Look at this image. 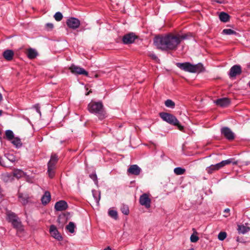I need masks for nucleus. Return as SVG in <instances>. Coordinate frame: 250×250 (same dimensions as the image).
<instances>
[{
	"label": "nucleus",
	"instance_id": "obj_1",
	"mask_svg": "<svg viewBox=\"0 0 250 250\" xmlns=\"http://www.w3.org/2000/svg\"><path fill=\"white\" fill-rule=\"evenodd\" d=\"M187 38L186 35H174L169 33L155 36L153 42L158 49L162 51H175L177 50L181 41Z\"/></svg>",
	"mask_w": 250,
	"mask_h": 250
},
{
	"label": "nucleus",
	"instance_id": "obj_2",
	"mask_svg": "<svg viewBox=\"0 0 250 250\" xmlns=\"http://www.w3.org/2000/svg\"><path fill=\"white\" fill-rule=\"evenodd\" d=\"M88 109L90 113L95 114L100 120L106 117L105 111L101 102H90L88 105Z\"/></svg>",
	"mask_w": 250,
	"mask_h": 250
},
{
	"label": "nucleus",
	"instance_id": "obj_3",
	"mask_svg": "<svg viewBox=\"0 0 250 250\" xmlns=\"http://www.w3.org/2000/svg\"><path fill=\"white\" fill-rule=\"evenodd\" d=\"M176 65L180 69L190 73H200L204 70V67L201 63L192 64L189 62H177Z\"/></svg>",
	"mask_w": 250,
	"mask_h": 250
},
{
	"label": "nucleus",
	"instance_id": "obj_4",
	"mask_svg": "<svg viewBox=\"0 0 250 250\" xmlns=\"http://www.w3.org/2000/svg\"><path fill=\"white\" fill-rule=\"evenodd\" d=\"M159 115L164 121L177 126L180 130L182 131L184 129V126L179 124V121L173 115L166 112H161L159 113Z\"/></svg>",
	"mask_w": 250,
	"mask_h": 250
},
{
	"label": "nucleus",
	"instance_id": "obj_5",
	"mask_svg": "<svg viewBox=\"0 0 250 250\" xmlns=\"http://www.w3.org/2000/svg\"><path fill=\"white\" fill-rule=\"evenodd\" d=\"M233 159L230 158L228 160L222 161L215 165H211L210 166L207 167L206 169V170L208 174H210L213 173L214 171L218 170L222 167H225L226 165H228L231 163H233V165H236L237 162H233Z\"/></svg>",
	"mask_w": 250,
	"mask_h": 250
},
{
	"label": "nucleus",
	"instance_id": "obj_6",
	"mask_svg": "<svg viewBox=\"0 0 250 250\" xmlns=\"http://www.w3.org/2000/svg\"><path fill=\"white\" fill-rule=\"evenodd\" d=\"M7 220L11 223L14 228L20 229L22 227L21 222L18 216L14 212L9 211L6 212Z\"/></svg>",
	"mask_w": 250,
	"mask_h": 250
},
{
	"label": "nucleus",
	"instance_id": "obj_7",
	"mask_svg": "<svg viewBox=\"0 0 250 250\" xmlns=\"http://www.w3.org/2000/svg\"><path fill=\"white\" fill-rule=\"evenodd\" d=\"M58 161V156L56 154H52L47 163V173L50 178H53L55 176L56 165Z\"/></svg>",
	"mask_w": 250,
	"mask_h": 250
},
{
	"label": "nucleus",
	"instance_id": "obj_8",
	"mask_svg": "<svg viewBox=\"0 0 250 250\" xmlns=\"http://www.w3.org/2000/svg\"><path fill=\"white\" fill-rule=\"evenodd\" d=\"M138 38L135 33L130 32L128 34L125 35L122 38L123 42L125 44H128L132 43L134 42L135 40Z\"/></svg>",
	"mask_w": 250,
	"mask_h": 250
},
{
	"label": "nucleus",
	"instance_id": "obj_9",
	"mask_svg": "<svg viewBox=\"0 0 250 250\" xmlns=\"http://www.w3.org/2000/svg\"><path fill=\"white\" fill-rule=\"evenodd\" d=\"M66 24L70 28L76 29L80 26V21L76 18L71 17L67 19Z\"/></svg>",
	"mask_w": 250,
	"mask_h": 250
},
{
	"label": "nucleus",
	"instance_id": "obj_10",
	"mask_svg": "<svg viewBox=\"0 0 250 250\" xmlns=\"http://www.w3.org/2000/svg\"><path fill=\"white\" fill-rule=\"evenodd\" d=\"M69 69L72 73L75 74L83 75L86 76H88V72L85 70L83 68L74 64L71 65L69 67Z\"/></svg>",
	"mask_w": 250,
	"mask_h": 250
},
{
	"label": "nucleus",
	"instance_id": "obj_11",
	"mask_svg": "<svg viewBox=\"0 0 250 250\" xmlns=\"http://www.w3.org/2000/svg\"><path fill=\"white\" fill-rule=\"evenodd\" d=\"M139 203L142 206L148 208L150 207L151 199L147 194L144 193L140 197Z\"/></svg>",
	"mask_w": 250,
	"mask_h": 250
},
{
	"label": "nucleus",
	"instance_id": "obj_12",
	"mask_svg": "<svg viewBox=\"0 0 250 250\" xmlns=\"http://www.w3.org/2000/svg\"><path fill=\"white\" fill-rule=\"evenodd\" d=\"M221 133L228 140L231 141L234 139V134L230 129L228 127H223L221 129Z\"/></svg>",
	"mask_w": 250,
	"mask_h": 250
},
{
	"label": "nucleus",
	"instance_id": "obj_13",
	"mask_svg": "<svg viewBox=\"0 0 250 250\" xmlns=\"http://www.w3.org/2000/svg\"><path fill=\"white\" fill-rule=\"evenodd\" d=\"M141 171V168L137 165L130 166L127 170L128 175H139Z\"/></svg>",
	"mask_w": 250,
	"mask_h": 250
},
{
	"label": "nucleus",
	"instance_id": "obj_14",
	"mask_svg": "<svg viewBox=\"0 0 250 250\" xmlns=\"http://www.w3.org/2000/svg\"><path fill=\"white\" fill-rule=\"evenodd\" d=\"M242 72L241 67L239 65H234L229 70V76L230 78L235 77Z\"/></svg>",
	"mask_w": 250,
	"mask_h": 250
},
{
	"label": "nucleus",
	"instance_id": "obj_15",
	"mask_svg": "<svg viewBox=\"0 0 250 250\" xmlns=\"http://www.w3.org/2000/svg\"><path fill=\"white\" fill-rule=\"evenodd\" d=\"M216 105L222 107H228L230 104V99L228 98L218 99L214 101Z\"/></svg>",
	"mask_w": 250,
	"mask_h": 250
},
{
	"label": "nucleus",
	"instance_id": "obj_16",
	"mask_svg": "<svg viewBox=\"0 0 250 250\" xmlns=\"http://www.w3.org/2000/svg\"><path fill=\"white\" fill-rule=\"evenodd\" d=\"M49 231L51 236L56 239L58 240V241H61L62 240V236L59 233L56 227L54 225H52L50 226Z\"/></svg>",
	"mask_w": 250,
	"mask_h": 250
},
{
	"label": "nucleus",
	"instance_id": "obj_17",
	"mask_svg": "<svg viewBox=\"0 0 250 250\" xmlns=\"http://www.w3.org/2000/svg\"><path fill=\"white\" fill-rule=\"evenodd\" d=\"M68 208V205L64 200H61L56 203L55 205V209L57 211H63L66 209Z\"/></svg>",
	"mask_w": 250,
	"mask_h": 250
},
{
	"label": "nucleus",
	"instance_id": "obj_18",
	"mask_svg": "<svg viewBox=\"0 0 250 250\" xmlns=\"http://www.w3.org/2000/svg\"><path fill=\"white\" fill-rule=\"evenodd\" d=\"M2 56L6 61H11L13 59L14 53L12 50L7 49L3 52Z\"/></svg>",
	"mask_w": 250,
	"mask_h": 250
},
{
	"label": "nucleus",
	"instance_id": "obj_19",
	"mask_svg": "<svg viewBox=\"0 0 250 250\" xmlns=\"http://www.w3.org/2000/svg\"><path fill=\"white\" fill-rule=\"evenodd\" d=\"M27 57L31 60L34 59L38 55L37 51L32 48H29L26 50V52Z\"/></svg>",
	"mask_w": 250,
	"mask_h": 250
},
{
	"label": "nucleus",
	"instance_id": "obj_20",
	"mask_svg": "<svg viewBox=\"0 0 250 250\" xmlns=\"http://www.w3.org/2000/svg\"><path fill=\"white\" fill-rule=\"evenodd\" d=\"M50 200H51L50 193L48 191H46L42 197V199H41L42 203L43 205H46L50 201Z\"/></svg>",
	"mask_w": 250,
	"mask_h": 250
},
{
	"label": "nucleus",
	"instance_id": "obj_21",
	"mask_svg": "<svg viewBox=\"0 0 250 250\" xmlns=\"http://www.w3.org/2000/svg\"><path fill=\"white\" fill-rule=\"evenodd\" d=\"M18 195L20 201L22 204V205H25L28 203L29 199V196L28 195H24L22 193L19 192Z\"/></svg>",
	"mask_w": 250,
	"mask_h": 250
},
{
	"label": "nucleus",
	"instance_id": "obj_22",
	"mask_svg": "<svg viewBox=\"0 0 250 250\" xmlns=\"http://www.w3.org/2000/svg\"><path fill=\"white\" fill-rule=\"evenodd\" d=\"M219 19L220 20L224 22H227L229 21L230 16L229 15L224 12H222L219 14Z\"/></svg>",
	"mask_w": 250,
	"mask_h": 250
},
{
	"label": "nucleus",
	"instance_id": "obj_23",
	"mask_svg": "<svg viewBox=\"0 0 250 250\" xmlns=\"http://www.w3.org/2000/svg\"><path fill=\"white\" fill-rule=\"evenodd\" d=\"M250 230V228L244 225H238L237 230L239 233L245 234Z\"/></svg>",
	"mask_w": 250,
	"mask_h": 250
},
{
	"label": "nucleus",
	"instance_id": "obj_24",
	"mask_svg": "<svg viewBox=\"0 0 250 250\" xmlns=\"http://www.w3.org/2000/svg\"><path fill=\"white\" fill-rule=\"evenodd\" d=\"M58 222L61 224V226L63 227V224L67 222V218L65 214L59 215L57 219Z\"/></svg>",
	"mask_w": 250,
	"mask_h": 250
},
{
	"label": "nucleus",
	"instance_id": "obj_25",
	"mask_svg": "<svg viewBox=\"0 0 250 250\" xmlns=\"http://www.w3.org/2000/svg\"><path fill=\"white\" fill-rule=\"evenodd\" d=\"M14 135L13 132L11 130H6L5 131V137L4 138H6L8 141H12L13 139H14Z\"/></svg>",
	"mask_w": 250,
	"mask_h": 250
},
{
	"label": "nucleus",
	"instance_id": "obj_26",
	"mask_svg": "<svg viewBox=\"0 0 250 250\" xmlns=\"http://www.w3.org/2000/svg\"><path fill=\"white\" fill-rule=\"evenodd\" d=\"M11 143L16 146L17 147H20L22 146V143L20 139L18 137H14V139L12 141H10Z\"/></svg>",
	"mask_w": 250,
	"mask_h": 250
},
{
	"label": "nucleus",
	"instance_id": "obj_27",
	"mask_svg": "<svg viewBox=\"0 0 250 250\" xmlns=\"http://www.w3.org/2000/svg\"><path fill=\"white\" fill-rule=\"evenodd\" d=\"M24 175V172L20 169H16L13 172V176L17 178H20L21 177L23 176Z\"/></svg>",
	"mask_w": 250,
	"mask_h": 250
},
{
	"label": "nucleus",
	"instance_id": "obj_28",
	"mask_svg": "<svg viewBox=\"0 0 250 250\" xmlns=\"http://www.w3.org/2000/svg\"><path fill=\"white\" fill-rule=\"evenodd\" d=\"M75 225L72 222H70L66 226V229L70 233H73L75 231Z\"/></svg>",
	"mask_w": 250,
	"mask_h": 250
},
{
	"label": "nucleus",
	"instance_id": "obj_29",
	"mask_svg": "<svg viewBox=\"0 0 250 250\" xmlns=\"http://www.w3.org/2000/svg\"><path fill=\"white\" fill-rule=\"evenodd\" d=\"M186 172V169L181 167H177L174 169V172L177 175L184 174Z\"/></svg>",
	"mask_w": 250,
	"mask_h": 250
},
{
	"label": "nucleus",
	"instance_id": "obj_30",
	"mask_svg": "<svg viewBox=\"0 0 250 250\" xmlns=\"http://www.w3.org/2000/svg\"><path fill=\"white\" fill-rule=\"evenodd\" d=\"M121 210L125 215H128L129 212L128 207L125 205H122L121 207Z\"/></svg>",
	"mask_w": 250,
	"mask_h": 250
},
{
	"label": "nucleus",
	"instance_id": "obj_31",
	"mask_svg": "<svg viewBox=\"0 0 250 250\" xmlns=\"http://www.w3.org/2000/svg\"><path fill=\"white\" fill-rule=\"evenodd\" d=\"M222 33L226 35H236L237 34L236 31L231 29H225L223 30Z\"/></svg>",
	"mask_w": 250,
	"mask_h": 250
},
{
	"label": "nucleus",
	"instance_id": "obj_32",
	"mask_svg": "<svg viewBox=\"0 0 250 250\" xmlns=\"http://www.w3.org/2000/svg\"><path fill=\"white\" fill-rule=\"evenodd\" d=\"M165 105L167 107L173 108L175 106V103L172 100L168 99L165 101Z\"/></svg>",
	"mask_w": 250,
	"mask_h": 250
},
{
	"label": "nucleus",
	"instance_id": "obj_33",
	"mask_svg": "<svg viewBox=\"0 0 250 250\" xmlns=\"http://www.w3.org/2000/svg\"><path fill=\"white\" fill-rule=\"evenodd\" d=\"M54 17L56 21H60L62 19L63 16L61 12H57L55 14Z\"/></svg>",
	"mask_w": 250,
	"mask_h": 250
},
{
	"label": "nucleus",
	"instance_id": "obj_34",
	"mask_svg": "<svg viewBox=\"0 0 250 250\" xmlns=\"http://www.w3.org/2000/svg\"><path fill=\"white\" fill-rule=\"evenodd\" d=\"M108 214L110 217L115 219H117L118 218V213L116 210H109L108 211Z\"/></svg>",
	"mask_w": 250,
	"mask_h": 250
},
{
	"label": "nucleus",
	"instance_id": "obj_35",
	"mask_svg": "<svg viewBox=\"0 0 250 250\" xmlns=\"http://www.w3.org/2000/svg\"><path fill=\"white\" fill-rule=\"evenodd\" d=\"M227 237V233L226 232H220L218 235V238L221 241L224 240Z\"/></svg>",
	"mask_w": 250,
	"mask_h": 250
},
{
	"label": "nucleus",
	"instance_id": "obj_36",
	"mask_svg": "<svg viewBox=\"0 0 250 250\" xmlns=\"http://www.w3.org/2000/svg\"><path fill=\"white\" fill-rule=\"evenodd\" d=\"M90 178L93 180L95 184L97 185L98 184V178L96 174L94 172L89 175Z\"/></svg>",
	"mask_w": 250,
	"mask_h": 250
},
{
	"label": "nucleus",
	"instance_id": "obj_37",
	"mask_svg": "<svg viewBox=\"0 0 250 250\" xmlns=\"http://www.w3.org/2000/svg\"><path fill=\"white\" fill-rule=\"evenodd\" d=\"M190 241L192 243H195L197 242L199 240V237L197 235L193 233L190 236Z\"/></svg>",
	"mask_w": 250,
	"mask_h": 250
},
{
	"label": "nucleus",
	"instance_id": "obj_38",
	"mask_svg": "<svg viewBox=\"0 0 250 250\" xmlns=\"http://www.w3.org/2000/svg\"><path fill=\"white\" fill-rule=\"evenodd\" d=\"M46 27L48 29H50V30H51L53 29V28L54 27V25L52 23H47L46 24Z\"/></svg>",
	"mask_w": 250,
	"mask_h": 250
},
{
	"label": "nucleus",
	"instance_id": "obj_39",
	"mask_svg": "<svg viewBox=\"0 0 250 250\" xmlns=\"http://www.w3.org/2000/svg\"><path fill=\"white\" fill-rule=\"evenodd\" d=\"M224 212L226 213H227V214H224L223 216L225 217H228L229 215V212H230V209L229 208H226Z\"/></svg>",
	"mask_w": 250,
	"mask_h": 250
},
{
	"label": "nucleus",
	"instance_id": "obj_40",
	"mask_svg": "<svg viewBox=\"0 0 250 250\" xmlns=\"http://www.w3.org/2000/svg\"><path fill=\"white\" fill-rule=\"evenodd\" d=\"M34 107L35 108V109L37 112H38L40 114H41V111L40 110V106H39V104L34 105Z\"/></svg>",
	"mask_w": 250,
	"mask_h": 250
},
{
	"label": "nucleus",
	"instance_id": "obj_41",
	"mask_svg": "<svg viewBox=\"0 0 250 250\" xmlns=\"http://www.w3.org/2000/svg\"><path fill=\"white\" fill-rule=\"evenodd\" d=\"M149 56L154 60H156L158 59L157 56L154 53H150L149 54Z\"/></svg>",
	"mask_w": 250,
	"mask_h": 250
},
{
	"label": "nucleus",
	"instance_id": "obj_42",
	"mask_svg": "<svg viewBox=\"0 0 250 250\" xmlns=\"http://www.w3.org/2000/svg\"><path fill=\"white\" fill-rule=\"evenodd\" d=\"M93 197H94V198L95 199L96 202L98 203L100 200V195H99L98 197H97L96 196L95 194L93 192Z\"/></svg>",
	"mask_w": 250,
	"mask_h": 250
},
{
	"label": "nucleus",
	"instance_id": "obj_43",
	"mask_svg": "<svg viewBox=\"0 0 250 250\" xmlns=\"http://www.w3.org/2000/svg\"><path fill=\"white\" fill-rule=\"evenodd\" d=\"M11 157H12V159H10V158H9V160H10L11 162H15L16 161L15 158L14 157H13L12 156H11Z\"/></svg>",
	"mask_w": 250,
	"mask_h": 250
},
{
	"label": "nucleus",
	"instance_id": "obj_44",
	"mask_svg": "<svg viewBox=\"0 0 250 250\" xmlns=\"http://www.w3.org/2000/svg\"><path fill=\"white\" fill-rule=\"evenodd\" d=\"M104 250H111V249L109 247H107V248L104 249Z\"/></svg>",
	"mask_w": 250,
	"mask_h": 250
},
{
	"label": "nucleus",
	"instance_id": "obj_45",
	"mask_svg": "<svg viewBox=\"0 0 250 250\" xmlns=\"http://www.w3.org/2000/svg\"><path fill=\"white\" fill-rule=\"evenodd\" d=\"M2 100V96L1 94L0 93V102H1Z\"/></svg>",
	"mask_w": 250,
	"mask_h": 250
},
{
	"label": "nucleus",
	"instance_id": "obj_46",
	"mask_svg": "<svg viewBox=\"0 0 250 250\" xmlns=\"http://www.w3.org/2000/svg\"><path fill=\"white\" fill-rule=\"evenodd\" d=\"M0 165L3 166V164L1 161V158H0Z\"/></svg>",
	"mask_w": 250,
	"mask_h": 250
},
{
	"label": "nucleus",
	"instance_id": "obj_47",
	"mask_svg": "<svg viewBox=\"0 0 250 250\" xmlns=\"http://www.w3.org/2000/svg\"><path fill=\"white\" fill-rule=\"evenodd\" d=\"M216 2L218 3H222V2H221L219 0H217Z\"/></svg>",
	"mask_w": 250,
	"mask_h": 250
},
{
	"label": "nucleus",
	"instance_id": "obj_48",
	"mask_svg": "<svg viewBox=\"0 0 250 250\" xmlns=\"http://www.w3.org/2000/svg\"><path fill=\"white\" fill-rule=\"evenodd\" d=\"M248 67L250 68V63L248 64Z\"/></svg>",
	"mask_w": 250,
	"mask_h": 250
},
{
	"label": "nucleus",
	"instance_id": "obj_49",
	"mask_svg": "<svg viewBox=\"0 0 250 250\" xmlns=\"http://www.w3.org/2000/svg\"><path fill=\"white\" fill-rule=\"evenodd\" d=\"M2 115V111L0 110V116Z\"/></svg>",
	"mask_w": 250,
	"mask_h": 250
},
{
	"label": "nucleus",
	"instance_id": "obj_50",
	"mask_svg": "<svg viewBox=\"0 0 250 250\" xmlns=\"http://www.w3.org/2000/svg\"><path fill=\"white\" fill-rule=\"evenodd\" d=\"M189 250H194L193 249H190Z\"/></svg>",
	"mask_w": 250,
	"mask_h": 250
}]
</instances>
